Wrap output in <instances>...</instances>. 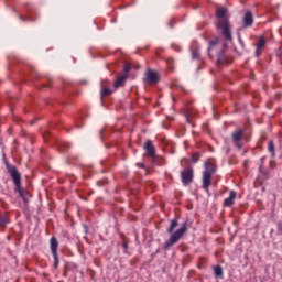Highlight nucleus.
<instances>
[{
    "label": "nucleus",
    "mask_w": 282,
    "mask_h": 282,
    "mask_svg": "<svg viewBox=\"0 0 282 282\" xmlns=\"http://www.w3.org/2000/svg\"><path fill=\"white\" fill-rule=\"evenodd\" d=\"M177 226H180V221L177 220V218L172 219L170 227L167 228V232L169 235H171V237L164 245L165 250H170L171 248H173V246H175V243H177V241H180V239H182V237H184V235H186V231L188 230L187 224L184 223L181 226V228H178L173 234V231L175 230V228H177Z\"/></svg>",
    "instance_id": "obj_1"
},
{
    "label": "nucleus",
    "mask_w": 282,
    "mask_h": 282,
    "mask_svg": "<svg viewBox=\"0 0 282 282\" xmlns=\"http://www.w3.org/2000/svg\"><path fill=\"white\" fill-rule=\"evenodd\" d=\"M228 9L220 8L216 12L217 21L215 23L216 28L218 30H221L223 36L226 39V41H232V31L230 29V20L228 17Z\"/></svg>",
    "instance_id": "obj_2"
},
{
    "label": "nucleus",
    "mask_w": 282,
    "mask_h": 282,
    "mask_svg": "<svg viewBox=\"0 0 282 282\" xmlns=\"http://www.w3.org/2000/svg\"><path fill=\"white\" fill-rule=\"evenodd\" d=\"M6 169L14 184V191L15 193H19L20 197L23 199L25 204H28V199L30 197V194L21 187V172L13 165L8 162H6Z\"/></svg>",
    "instance_id": "obj_3"
},
{
    "label": "nucleus",
    "mask_w": 282,
    "mask_h": 282,
    "mask_svg": "<svg viewBox=\"0 0 282 282\" xmlns=\"http://www.w3.org/2000/svg\"><path fill=\"white\" fill-rule=\"evenodd\" d=\"M193 177H195V171L193 167H185L181 172V180L184 186H188V184H193Z\"/></svg>",
    "instance_id": "obj_4"
},
{
    "label": "nucleus",
    "mask_w": 282,
    "mask_h": 282,
    "mask_svg": "<svg viewBox=\"0 0 282 282\" xmlns=\"http://www.w3.org/2000/svg\"><path fill=\"white\" fill-rule=\"evenodd\" d=\"M230 63H232V61H230V57L226 55V51H224V48H220L217 52V61H216L217 66L221 67V65H230Z\"/></svg>",
    "instance_id": "obj_5"
},
{
    "label": "nucleus",
    "mask_w": 282,
    "mask_h": 282,
    "mask_svg": "<svg viewBox=\"0 0 282 282\" xmlns=\"http://www.w3.org/2000/svg\"><path fill=\"white\" fill-rule=\"evenodd\" d=\"M232 142L235 147L241 149L243 144H241V140H243V130L241 128L236 129L231 134Z\"/></svg>",
    "instance_id": "obj_6"
},
{
    "label": "nucleus",
    "mask_w": 282,
    "mask_h": 282,
    "mask_svg": "<svg viewBox=\"0 0 282 282\" xmlns=\"http://www.w3.org/2000/svg\"><path fill=\"white\" fill-rule=\"evenodd\" d=\"M143 149L149 158L155 160V145H153V142L151 140L145 141Z\"/></svg>",
    "instance_id": "obj_7"
},
{
    "label": "nucleus",
    "mask_w": 282,
    "mask_h": 282,
    "mask_svg": "<svg viewBox=\"0 0 282 282\" xmlns=\"http://www.w3.org/2000/svg\"><path fill=\"white\" fill-rule=\"evenodd\" d=\"M145 78H147L148 83H150L152 85H155L156 83L160 82V77L158 76V73H155L151 68H148L147 73H145Z\"/></svg>",
    "instance_id": "obj_8"
},
{
    "label": "nucleus",
    "mask_w": 282,
    "mask_h": 282,
    "mask_svg": "<svg viewBox=\"0 0 282 282\" xmlns=\"http://www.w3.org/2000/svg\"><path fill=\"white\" fill-rule=\"evenodd\" d=\"M212 180L213 174H209L208 172H203V188L204 191H206V193H208L210 188Z\"/></svg>",
    "instance_id": "obj_9"
},
{
    "label": "nucleus",
    "mask_w": 282,
    "mask_h": 282,
    "mask_svg": "<svg viewBox=\"0 0 282 282\" xmlns=\"http://www.w3.org/2000/svg\"><path fill=\"white\" fill-rule=\"evenodd\" d=\"M243 28H252L254 23V18L252 17V11H247L243 15Z\"/></svg>",
    "instance_id": "obj_10"
},
{
    "label": "nucleus",
    "mask_w": 282,
    "mask_h": 282,
    "mask_svg": "<svg viewBox=\"0 0 282 282\" xmlns=\"http://www.w3.org/2000/svg\"><path fill=\"white\" fill-rule=\"evenodd\" d=\"M256 56L259 58L263 52V47H265V37L260 36L258 43L256 44Z\"/></svg>",
    "instance_id": "obj_11"
},
{
    "label": "nucleus",
    "mask_w": 282,
    "mask_h": 282,
    "mask_svg": "<svg viewBox=\"0 0 282 282\" xmlns=\"http://www.w3.org/2000/svg\"><path fill=\"white\" fill-rule=\"evenodd\" d=\"M235 199H237V192L231 191L229 193V197L225 199L224 206L230 207L235 204Z\"/></svg>",
    "instance_id": "obj_12"
},
{
    "label": "nucleus",
    "mask_w": 282,
    "mask_h": 282,
    "mask_svg": "<svg viewBox=\"0 0 282 282\" xmlns=\"http://www.w3.org/2000/svg\"><path fill=\"white\" fill-rule=\"evenodd\" d=\"M50 248L52 254L58 253V239L55 236L50 239Z\"/></svg>",
    "instance_id": "obj_13"
},
{
    "label": "nucleus",
    "mask_w": 282,
    "mask_h": 282,
    "mask_svg": "<svg viewBox=\"0 0 282 282\" xmlns=\"http://www.w3.org/2000/svg\"><path fill=\"white\" fill-rule=\"evenodd\" d=\"M204 173H208L209 175H215V173H217V166L212 162H207L205 163Z\"/></svg>",
    "instance_id": "obj_14"
},
{
    "label": "nucleus",
    "mask_w": 282,
    "mask_h": 282,
    "mask_svg": "<svg viewBox=\"0 0 282 282\" xmlns=\"http://www.w3.org/2000/svg\"><path fill=\"white\" fill-rule=\"evenodd\" d=\"M128 75H121L119 76L116 82L113 83L115 89H118V87H124V83H127Z\"/></svg>",
    "instance_id": "obj_15"
},
{
    "label": "nucleus",
    "mask_w": 282,
    "mask_h": 282,
    "mask_svg": "<svg viewBox=\"0 0 282 282\" xmlns=\"http://www.w3.org/2000/svg\"><path fill=\"white\" fill-rule=\"evenodd\" d=\"M10 221V217L7 214H0V228L3 230L7 228Z\"/></svg>",
    "instance_id": "obj_16"
},
{
    "label": "nucleus",
    "mask_w": 282,
    "mask_h": 282,
    "mask_svg": "<svg viewBox=\"0 0 282 282\" xmlns=\"http://www.w3.org/2000/svg\"><path fill=\"white\" fill-rule=\"evenodd\" d=\"M217 45H219V40L218 39L212 40L209 42L208 56H212L213 50H215L217 47Z\"/></svg>",
    "instance_id": "obj_17"
},
{
    "label": "nucleus",
    "mask_w": 282,
    "mask_h": 282,
    "mask_svg": "<svg viewBox=\"0 0 282 282\" xmlns=\"http://www.w3.org/2000/svg\"><path fill=\"white\" fill-rule=\"evenodd\" d=\"M214 273L216 279H221L224 276V268H221V265H216L214 268Z\"/></svg>",
    "instance_id": "obj_18"
},
{
    "label": "nucleus",
    "mask_w": 282,
    "mask_h": 282,
    "mask_svg": "<svg viewBox=\"0 0 282 282\" xmlns=\"http://www.w3.org/2000/svg\"><path fill=\"white\" fill-rule=\"evenodd\" d=\"M268 151H269V153H271L272 158H276V151L274 149V141L273 140L269 141Z\"/></svg>",
    "instance_id": "obj_19"
},
{
    "label": "nucleus",
    "mask_w": 282,
    "mask_h": 282,
    "mask_svg": "<svg viewBox=\"0 0 282 282\" xmlns=\"http://www.w3.org/2000/svg\"><path fill=\"white\" fill-rule=\"evenodd\" d=\"M259 172L264 177V180H270V171H268V169L264 170L263 165L259 166Z\"/></svg>",
    "instance_id": "obj_20"
},
{
    "label": "nucleus",
    "mask_w": 282,
    "mask_h": 282,
    "mask_svg": "<svg viewBox=\"0 0 282 282\" xmlns=\"http://www.w3.org/2000/svg\"><path fill=\"white\" fill-rule=\"evenodd\" d=\"M111 89L107 88V87H102L101 88V98H105L107 96H111Z\"/></svg>",
    "instance_id": "obj_21"
},
{
    "label": "nucleus",
    "mask_w": 282,
    "mask_h": 282,
    "mask_svg": "<svg viewBox=\"0 0 282 282\" xmlns=\"http://www.w3.org/2000/svg\"><path fill=\"white\" fill-rule=\"evenodd\" d=\"M131 64L130 63H126L124 67H123V76H129V72H131Z\"/></svg>",
    "instance_id": "obj_22"
},
{
    "label": "nucleus",
    "mask_w": 282,
    "mask_h": 282,
    "mask_svg": "<svg viewBox=\"0 0 282 282\" xmlns=\"http://www.w3.org/2000/svg\"><path fill=\"white\" fill-rule=\"evenodd\" d=\"M192 58L193 61H197V58H199V48L192 50Z\"/></svg>",
    "instance_id": "obj_23"
},
{
    "label": "nucleus",
    "mask_w": 282,
    "mask_h": 282,
    "mask_svg": "<svg viewBox=\"0 0 282 282\" xmlns=\"http://www.w3.org/2000/svg\"><path fill=\"white\" fill-rule=\"evenodd\" d=\"M53 254V259H54V268L56 269V268H58V263H59V261H58V253H52Z\"/></svg>",
    "instance_id": "obj_24"
},
{
    "label": "nucleus",
    "mask_w": 282,
    "mask_h": 282,
    "mask_svg": "<svg viewBox=\"0 0 282 282\" xmlns=\"http://www.w3.org/2000/svg\"><path fill=\"white\" fill-rule=\"evenodd\" d=\"M192 162L194 164H197V162H199V153L192 154Z\"/></svg>",
    "instance_id": "obj_25"
},
{
    "label": "nucleus",
    "mask_w": 282,
    "mask_h": 282,
    "mask_svg": "<svg viewBox=\"0 0 282 282\" xmlns=\"http://www.w3.org/2000/svg\"><path fill=\"white\" fill-rule=\"evenodd\" d=\"M269 164H270V169H276V161L271 160Z\"/></svg>",
    "instance_id": "obj_26"
},
{
    "label": "nucleus",
    "mask_w": 282,
    "mask_h": 282,
    "mask_svg": "<svg viewBox=\"0 0 282 282\" xmlns=\"http://www.w3.org/2000/svg\"><path fill=\"white\" fill-rule=\"evenodd\" d=\"M122 248L124 249V252L127 253V250H129V245L127 243V241L122 242Z\"/></svg>",
    "instance_id": "obj_27"
},
{
    "label": "nucleus",
    "mask_w": 282,
    "mask_h": 282,
    "mask_svg": "<svg viewBox=\"0 0 282 282\" xmlns=\"http://www.w3.org/2000/svg\"><path fill=\"white\" fill-rule=\"evenodd\" d=\"M62 147H64L65 149H69V147H72L69 143H62Z\"/></svg>",
    "instance_id": "obj_28"
},
{
    "label": "nucleus",
    "mask_w": 282,
    "mask_h": 282,
    "mask_svg": "<svg viewBox=\"0 0 282 282\" xmlns=\"http://www.w3.org/2000/svg\"><path fill=\"white\" fill-rule=\"evenodd\" d=\"M260 162H261L260 166H261V165L263 166V162H265V156H262V158L260 159Z\"/></svg>",
    "instance_id": "obj_29"
},
{
    "label": "nucleus",
    "mask_w": 282,
    "mask_h": 282,
    "mask_svg": "<svg viewBox=\"0 0 282 282\" xmlns=\"http://www.w3.org/2000/svg\"><path fill=\"white\" fill-rule=\"evenodd\" d=\"M21 21H25V18L23 15H20Z\"/></svg>",
    "instance_id": "obj_30"
},
{
    "label": "nucleus",
    "mask_w": 282,
    "mask_h": 282,
    "mask_svg": "<svg viewBox=\"0 0 282 282\" xmlns=\"http://www.w3.org/2000/svg\"><path fill=\"white\" fill-rule=\"evenodd\" d=\"M59 151H61V153H63V152H65V149H63V148H59Z\"/></svg>",
    "instance_id": "obj_31"
}]
</instances>
